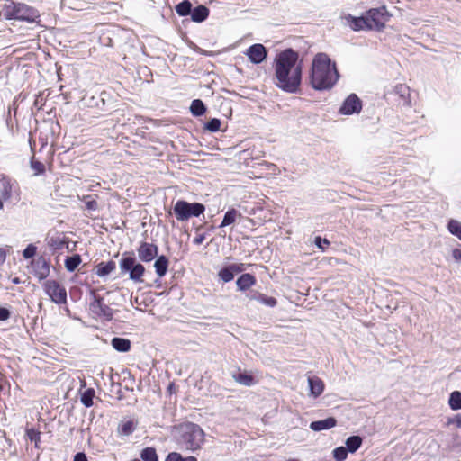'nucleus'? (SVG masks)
I'll return each mask as SVG.
<instances>
[{
    "instance_id": "f257e3e1",
    "label": "nucleus",
    "mask_w": 461,
    "mask_h": 461,
    "mask_svg": "<svg viewBox=\"0 0 461 461\" xmlns=\"http://www.w3.org/2000/svg\"><path fill=\"white\" fill-rule=\"evenodd\" d=\"M302 62L291 49L280 52L275 59V84L287 93H297L302 80Z\"/></svg>"
},
{
    "instance_id": "f03ea898",
    "label": "nucleus",
    "mask_w": 461,
    "mask_h": 461,
    "mask_svg": "<svg viewBox=\"0 0 461 461\" xmlns=\"http://www.w3.org/2000/svg\"><path fill=\"white\" fill-rule=\"evenodd\" d=\"M335 63L325 53H318L312 59L309 83L315 90H328L333 87L339 79Z\"/></svg>"
},
{
    "instance_id": "7ed1b4c3",
    "label": "nucleus",
    "mask_w": 461,
    "mask_h": 461,
    "mask_svg": "<svg viewBox=\"0 0 461 461\" xmlns=\"http://www.w3.org/2000/svg\"><path fill=\"white\" fill-rule=\"evenodd\" d=\"M174 438L182 447L195 451L204 442V433L196 424L186 422L175 427Z\"/></svg>"
},
{
    "instance_id": "20e7f679",
    "label": "nucleus",
    "mask_w": 461,
    "mask_h": 461,
    "mask_svg": "<svg viewBox=\"0 0 461 461\" xmlns=\"http://www.w3.org/2000/svg\"><path fill=\"white\" fill-rule=\"evenodd\" d=\"M5 16L7 19H16L28 23L36 22L40 17L39 12L25 4L6 1L4 6Z\"/></svg>"
},
{
    "instance_id": "39448f33",
    "label": "nucleus",
    "mask_w": 461,
    "mask_h": 461,
    "mask_svg": "<svg viewBox=\"0 0 461 461\" xmlns=\"http://www.w3.org/2000/svg\"><path fill=\"white\" fill-rule=\"evenodd\" d=\"M173 210L177 221H185L192 216H200L203 213L205 207L199 203H190L184 200H178L175 203Z\"/></svg>"
},
{
    "instance_id": "423d86ee",
    "label": "nucleus",
    "mask_w": 461,
    "mask_h": 461,
    "mask_svg": "<svg viewBox=\"0 0 461 461\" xmlns=\"http://www.w3.org/2000/svg\"><path fill=\"white\" fill-rule=\"evenodd\" d=\"M389 14L385 6L370 9L366 14V19L370 24L368 29L382 30L389 20Z\"/></svg>"
},
{
    "instance_id": "0eeeda50",
    "label": "nucleus",
    "mask_w": 461,
    "mask_h": 461,
    "mask_svg": "<svg viewBox=\"0 0 461 461\" xmlns=\"http://www.w3.org/2000/svg\"><path fill=\"white\" fill-rule=\"evenodd\" d=\"M44 288L51 301L57 304L66 303L67 291L55 280H48L44 284Z\"/></svg>"
},
{
    "instance_id": "6e6552de",
    "label": "nucleus",
    "mask_w": 461,
    "mask_h": 461,
    "mask_svg": "<svg viewBox=\"0 0 461 461\" xmlns=\"http://www.w3.org/2000/svg\"><path fill=\"white\" fill-rule=\"evenodd\" d=\"M362 109V102L355 94H350L339 108V113L345 115L359 113Z\"/></svg>"
},
{
    "instance_id": "1a4fd4ad",
    "label": "nucleus",
    "mask_w": 461,
    "mask_h": 461,
    "mask_svg": "<svg viewBox=\"0 0 461 461\" xmlns=\"http://www.w3.org/2000/svg\"><path fill=\"white\" fill-rule=\"evenodd\" d=\"M90 311L98 317H102L107 321L113 318V310L106 304L104 303L103 299L100 297L94 298V301L90 303Z\"/></svg>"
},
{
    "instance_id": "9d476101",
    "label": "nucleus",
    "mask_w": 461,
    "mask_h": 461,
    "mask_svg": "<svg viewBox=\"0 0 461 461\" xmlns=\"http://www.w3.org/2000/svg\"><path fill=\"white\" fill-rule=\"evenodd\" d=\"M138 257L143 262H150L157 256L158 248L153 243L142 242L137 249Z\"/></svg>"
},
{
    "instance_id": "9b49d317",
    "label": "nucleus",
    "mask_w": 461,
    "mask_h": 461,
    "mask_svg": "<svg viewBox=\"0 0 461 461\" xmlns=\"http://www.w3.org/2000/svg\"><path fill=\"white\" fill-rule=\"evenodd\" d=\"M249 59L254 64H259L263 62L267 58V50L260 44L257 43L250 46L245 52Z\"/></svg>"
},
{
    "instance_id": "f8f14e48",
    "label": "nucleus",
    "mask_w": 461,
    "mask_h": 461,
    "mask_svg": "<svg viewBox=\"0 0 461 461\" xmlns=\"http://www.w3.org/2000/svg\"><path fill=\"white\" fill-rule=\"evenodd\" d=\"M137 264L138 261L132 253H124L119 263L121 271L128 273L130 279L137 267Z\"/></svg>"
},
{
    "instance_id": "ddd939ff",
    "label": "nucleus",
    "mask_w": 461,
    "mask_h": 461,
    "mask_svg": "<svg viewBox=\"0 0 461 461\" xmlns=\"http://www.w3.org/2000/svg\"><path fill=\"white\" fill-rule=\"evenodd\" d=\"M232 378L239 384L245 386H251L258 382L256 376L247 371H238L232 374Z\"/></svg>"
},
{
    "instance_id": "4468645a",
    "label": "nucleus",
    "mask_w": 461,
    "mask_h": 461,
    "mask_svg": "<svg viewBox=\"0 0 461 461\" xmlns=\"http://www.w3.org/2000/svg\"><path fill=\"white\" fill-rule=\"evenodd\" d=\"M336 423H337L336 420L332 417H330V418H327V419H324L321 420H316V421L311 422L310 428H311V429H312L314 431H321V430L330 429L335 427Z\"/></svg>"
},
{
    "instance_id": "2eb2a0df",
    "label": "nucleus",
    "mask_w": 461,
    "mask_h": 461,
    "mask_svg": "<svg viewBox=\"0 0 461 461\" xmlns=\"http://www.w3.org/2000/svg\"><path fill=\"white\" fill-rule=\"evenodd\" d=\"M345 19L347 20V23L349 24V26L355 31L368 28V24H370L366 19V16L354 17L348 14V16L345 17Z\"/></svg>"
},
{
    "instance_id": "dca6fc26",
    "label": "nucleus",
    "mask_w": 461,
    "mask_h": 461,
    "mask_svg": "<svg viewBox=\"0 0 461 461\" xmlns=\"http://www.w3.org/2000/svg\"><path fill=\"white\" fill-rule=\"evenodd\" d=\"M191 19L194 23H202L207 19L209 9L204 5H198L191 11Z\"/></svg>"
},
{
    "instance_id": "f3484780",
    "label": "nucleus",
    "mask_w": 461,
    "mask_h": 461,
    "mask_svg": "<svg viewBox=\"0 0 461 461\" xmlns=\"http://www.w3.org/2000/svg\"><path fill=\"white\" fill-rule=\"evenodd\" d=\"M308 384H309L310 392H311L312 395L317 397L323 392L324 384L321 381V379H320L319 377H317V376L308 377Z\"/></svg>"
},
{
    "instance_id": "a211bd4d",
    "label": "nucleus",
    "mask_w": 461,
    "mask_h": 461,
    "mask_svg": "<svg viewBox=\"0 0 461 461\" xmlns=\"http://www.w3.org/2000/svg\"><path fill=\"white\" fill-rule=\"evenodd\" d=\"M168 265L169 261L166 256L162 255L157 258L154 263V267L158 277H163L167 274Z\"/></svg>"
},
{
    "instance_id": "6ab92c4d",
    "label": "nucleus",
    "mask_w": 461,
    "mask_h": 461,
    "mask_svg": "<svg viewBox=\"0 0 461 461\" xmlns=\"http://www.w3.org/2000/svg\"><path fill=\"white\" fill-rule=\"evenodd\" d=\"M255 282V277L252 275L243 274L237 279L236 284L240 290L245 291L250 288Z\"/></svg>"
},
{
    "instance_id": "aec40b11",
    "label": "nucleus",
    "mask_w": 461,
    "mask_h": 461,
    "mask_svg": "<svg viewBox=\"0 0 461 461\" xmlns=\"http://www.w3.org/2000/svg\"><path fill=\"white\" fill-rule=\"evenodd\" d=\"M111 344L119 352H128L131 349V341L124 338H113Z\"/></svg>"
},
{
    "instance_id": "412c9836",
    "label": "nucleus",
    "mask_w": 461,
    "mask_h": 461,
    "mask_svg": "<svg viewBox=\"0 0 461 461\" xmlns=\"http://www.w3.org/2000/svg\"><path fill=\"white\" fill-rule=\"evenodd\" d=\"M241 213L235 209H230L225 213L223 220L220 225L221 228L230 225L236 221L238 218H241Z\"/></svg>"
},
{
    "instance_id": "4be33fe9",
    "label": "nucleus",
    "mask_w": 461,
    "mask_h": 461,
    "mask_svg": "<svg viewBox=\"0 0 461 461\" xmlns=\"http://www.w3.org/2000/svg\"><path fill=\"white\" fill-rule=\"evenodd\" d=\"M0 195L5 200L9 199L12 195V184L6 177L0 178Z\"/></svg>"
},
{
    "instance_id": "5701e85b",
    "label": "nucleus",
    "mask_w": 461,
    "mask_h": 461,
    "mask_svg": "<svg viewBox=\"0 0 461 461\" xmlns=\"http://www.w3.org/2000/svg\"><path fill=\"white\" fill-rule=\"evenodd\" d=\"M115 269V263L113 261H109L107 263H100L97 266L96 275L99 276H105L111 274Z\"/></svg>"
},
{
    "instance_id": "b1692460",
    "label": "nucleus",
    "mask_w": 461,
    "mask_h": 461,
    "mask_svg": "<svg viewBox=\"0 0 461 461\" xmlns=\"http://www.w3.org/2000/svg\"><path fill=\"white\" fill-rule=\"evenodd\" d=\"M81 402L82 403H93V399L95 397V390L92 388H86V385L83 384L79 390Z\"/></svg>"
},
{
    "instance_id": "393cba45",
    "label": "nucleus",
    "mask_w": 461,
    "mask_h": 461,
    "mask_svg": "<svg viewBox=\"0 0 461 461\" xmlns=\"http://www.w3.org/2000/svg\"><path fill=\"white\" fill-rule=\"evenodd\" d=\"M192 4L189 0H184L176 6V12L179 16H186L191 14Z\"/></svg>"
},
{
    "instance_id": "a878e982",
    "label": "nucleus",
    "mask_w": 461,
    "mask_h": 461,
    "mask_svg": "<svg viewBox=\"0 0 461 461\" xmlns=\"http://www.w3.org/2000/svg\"><path fill=\"white\" fill-rule=\"evenodd\" d=\"M81 263V258L79 255L75 254L71 257H67L65 259V267L68 271L73 272L78 265Z\"/></svg>"
},
{
    "instance_id": "bb28decb",
    "label": "nucleus",
    "mask_w": 461,
    "mask_h": 461,
    "mask_svg": "<svg viewBox=\"0 0 461 461\" xmlns=\"http://www.w3.org/2000/svg\"><path fill=\"white\" fill-rule=\"evenodd\" d=\"M362 444V438L358 436H351L346 440L347 450L349 452L357 451Z\"/></svg>"
},
{
    "instance_id": "cd10ccee",
    "label": "nucleus",
    "mask_w": 461,
    "mask_h": 461,
    "mask_svg": "<svg viewBox=\"0 0 461 461\" xmlns=\"http://www.w3.org/2000/svg\"><path fill=\"white\" fill-rule=\"evenodd\" d=\"M190 110L194 116H200L204 113L205 106L201 100L195 99L192 102Z\"/></svg>"
},
{
    "instance_id": "c85d7f7f",
    "label": "nucleus",
    "mask_w": 461,
    "mask_h": 461,
    "mask_svg": "<svg viewBox=\"0 0 461 461\" xmlns=\"http://www.w3.org/2000/svg\"><path fill=\"white\" fill-rule=\"evenodd\" d=\"M144 273V266L138 262L137 267H135L133 274L131 276V280L133 281L134 283H142Z\"/></svg>"
},
{
    "instance_id": "c756f323",
    "label": "nucleus",
    "mask_w": 461,
    "mask_h": 461,
    "mask_svg": "<svg viewBox=\"0 0 461 461\" xmlns=\"http://www.w3.org/2000/svg\"><path fill=\"white\" fill-rule=\"evenodd\" d=\"M140 457L144 461H158L157 452L152 447H146L141 451Z\"/></svg>"
},
{
    "instance_id": "7c9ffc66",
    "label": "nucleus",
    "mask_w": 461,
    "mask_h": 461,
    "mask_svg": "<svg viewBox=\"0 0 461 461\" xmlns=\"http://www.w3.org/2000/svg\"><path fill=\"white\" fill-rule=\"evenodd\" d=\"M449 232L461 240V222L456 220H450L447 224Z\"/></svg>"
},
{
    "instance_id": "2f4dec72",
    "label": "nucleus",
    "mask_w": 461,
    "mask_h": 461,
    "mask_svg": "<svg viewBox=\"0 0 461 461\" xmlns=\"http://www.w3.org/2000/svg\"><path fill=\"white\" fill-rule=\"evenodd\" d=\"M166 461H197V459L193 456L184 457L177 452H172L167 455Z\"/></svg>"
},
{
    "instance_id": "473e14b6",
    "label": "nucleus",
    "mask_w": 461,
    "mask_h": 461,
    "mask_svg": "<svg viewBox=\"0 0 461 461\" xmlns=\"http://www.w3.org/2000/svg\"><path fill=\"white\" fill-rule=\"evenodd\" d=\"M333 456L337 461H343L348 456V450L344 447H336L333 450Z\"/></svg>"
},
{
    "instance_id": "72a5a7b5",
    "label": "nucleus",
    "mask_w": 461,
    "mask_h": 461,
    "mask_svg": "<svg viewBox=\"0 0 461 461\" xmlns=\"http://www.w3.org/2000/svg\"><path fill=\"white\" fill-rule=\"evenodd\" d=\"M31 167L34 171L35 176L41 175L45 171V166L41 162L33 159L31 160Z\"/></svg>"
},
{
    "instance_id": "f704fd0d",
    "label": "nucleus",
    "mask_w": 461,
    "mask_h": 461,
    "mask_svg": "<svg viewBox=\"0 0 461 461\" xmlns=\"http://www.w3.org/2000/svg\"><path fill=\"white\" fill-rule=\"evenodd\" d=\"M134 430V423L132 420H127L120 426V431L124 435H129Z\"/></svg>"
},
{
    "instance_id": "c9c22d12",
    "label": "nucleus",
    "mask_w": 461,
    "mask_h": 461,
    "mask_svg": "<svg viewBox=\"0 0 461 461\" xmlns=\"http://www.w3.org/2000/svg\"><path fill=\"white\" fill-rule=\"evenodd\" d=\"M219 276L224 282H230L234 278V275L231 273L228 267L222 268L219 272Z\"/></svg>"
},
{
    "instance_id": "e433bc0d",
    "label": "nucleus",
    "mask_w": 461,
    "mask_h": 461,
    "mask_svg": "<svg viewBox=\"0 0 461 461\" xmlns=\"http://www.w3.org/2000/svg\"><path fill=\"white\" fill-rule=\"evenodd\" d=\"M220 127L221 121L219 119L213 118L206 123L205 129L212 132H215L220 130Z\"/></svg>"
},
{
    "instance_id": "4c0bfd02",
    "label": "nucleus",
    "mask_w": 461,
    "mask_h": 461,
    "mask_svg": "<svg viewBox=\"0 0 461 461\" xmlns=\"http://www.w3.org/2000/svg\"><path fill=\"white\" fill-rule=\"evenodd\" d=\"M36 247L32 244H29L26 249L23 250V256L25 258H32L35 256L36 254Z\"/></svg>"
},
{
    "instance_id": "58836bf2",
    "label": "nucleus",
    "mask_w": 461,
    "mask_h": 461,
    "mask_svg": "<svg viewBox=\"0 0 461 461\" xmlns=\"http://www.w3.org/2000/svg\"><path fill=\"white\" fill-rule=\"evenodd\" d=\"M448 403L450 404H459L461 403V393L458 391H455L450 394Z\"/></svg>"
},
{
    "instance_id": "ea45409f",
    "label": "nucleus",
    "mask_w": 461,
    "mask_h": 461,
    "mask_svg": "<svg viewBox=\"0 0 461 461\" xmlns=\"http://www.w3.org/2000/svg\"><path fill=\"white\" fill-rule=\"evenodd\" d=\"M228 267L233 275L240 273L245 270L244 264H242V263L231 264L230 266H228Z\"/></svg>"
},
{
    "instance_id": "a19ab883",
    "label": "nucleus",
    "mask_w": 461,
    "mask_h": 461,
    "mask_svg": "<svg viewBox=\"0 0 461 461\" xmlns=\"http://www.w3.org/2000/svg\"><path fill=\"white\" fill-rule=\"evenodd\" d=\"M27 437L32 442L34 441L36 444L40 440V433L32 429L27 430Z\"/></svg>"
},
{
    "instance_id": "79ce46f5",
    "label": "nucleus",
    "mask_w": 461,
    "mask_h": 461,
    "mask_svg": "<svg viewBox=\"0 0 461 461\" xmlns=\"http://www.w3.org/2000/svg\"><path fill=\"white\" fill-rule=\"evenodd\" d=\"M452 257L456 263H461V245L452 249Z\"/></svg>"
},
{
    "instance_id": "37998d69",
    "label": "nucleus",
    "mask_w": 461,
    "mask_h": 461,
    "mask_svg": "<svg viewBox=\"0 0 461 461\" xmlns=\"http://www.w3.org/2000/svg\"><path fill=\"white\" fill-rule=\"evenodd\" d=\"M314 243L318 248H320L323 250L324 249L323 244L328 246L330 244V241L326 239L322 240L321 237L318 236L315 238Z\"/></svg>"
},
{
    "instance_id": "c03bdc74",
    "label": "nucleus",
    "mask_w": 461,
    "mask_h": 461,
    "mask_svg": "<svg viewBox=\"0 0 461 461\" xmlns=\"http://www.w3.org/2000/svg\"><path fill=\"white\" fill-rule=\"evenodd\" d=\"M10 317V312L6 308H0V321H5Z\"/></svg>"
},
{
    "instance_id": "a18cd8bd",
    "label": "nucleus",
    "mask_w": 461,
    "mask_h": 461,
    "mask_svg": "<svg viewBox=\"0 0 461 461\" xmlns=\"http://www.w3.org/2000/svg\"><path fill=\"white\" fill-rule=\"evenodd\" d=\"M205 240V235L204 234H198L194 240V244L196 245H200L202 244Z\"/></svg>"
},
{
    "instance_id": "49530a36",
    "label": "nucleus",
    "mask_w": 461,
    "mask_h": 461,
    "mask_svg": "<svg viewBox=\"0 0 461 461\" xmlns=\"http://www.w3.org/2000/svg\"><path fill=\"white\" fill-rule=\"evenodd\" d=\"M74 461H87V458L84 453L80 452L75 455Z\"/></svg>"
},
{
    "instance_id": "de8ad7c7",
    "label": "nucleus",
    "mask_w": 461,
    "mask_h": 461,
    "mask_svg": "<svg viewBox=\"0 0 461 461\" xmlns=\"http://www.w3.org/2000/svg\"><path fill=\"white\" fill-rule=\"evenodd\" d=\"M86 208L89 210H96L97 209V203L95 200H91L86 202Z\"/></svg>"
},
{
    "instance_id": "09e8293b",
    "label": "nucleus",
    "mask_w": 461,
    "mask_h": 461,
    "mask_svg": "<svg viewBox=\"0 0 461 461\" xmlns=\"http://www.w3.org/2000/svg\"><path fill=\"white\" fill-rule=\"evenodd\" d=\"M269 306H275L276 304V300L273 297H268L264 301Z\"/></svg>"
},
{
    "instance_id": "8fccbe9b",
    "label": "nucleus",
    "mask_w": 461,
    "mask_h": 461,
    "mask_svg": "<svg viewBox=\"0 0 461 461\" xmlns=\"http://www.w3.org/2000/svg\"><path fill=\"white\" fill-rule=\"evenodd\" d=\"M6 258V252L4 249H0V265H2Z\"/></svg>"
},
{
    "instance_id": "3c124183",
    "label": "nucleus",
    "mask_w": 461,
    "mask_h": 461,
    "mask_svg": "<svg viewBox=\"0 0 461 461\" xmlns=\"http://www.w3.org/2000/svg\"><path fill=\"white\" fill-rule=\"evenodd\" d=\"M167 391L169 392V393H176V386L173 383L169 384V385L167 387Z\"/></svg>"
},
{
    "instance_id": "603ef678",
    "label": "nucleus",
    "mask_w": 461,
    "mask_h": 461,
    "mask_svg": "<svg viewBox=\"0 0 461 461\" xmlns=\"http://www.w3.org/2000/svg\"><path fill=\"white\" fill-rule=\"evenodd\" d=\"M450 406H451V408H452L453 410H458V409H461V405H459V404H456V405H450Z\"/></svg>"
},
{
    "instance_id": "864d4df0",
    "label": "nucleus",
    "mask_w": 461,
    "mask_h": 461,
    "mask_svg": "<svg viewBox=\"0 0 461 461\" xmlns=\"http://www.w3.org/2000/svg\"><path fill=\"white\" fill-rule=\"evenodd\" d=\"M48 272H49V267H44V272L42 273V276H47V274H48Z\"/></svg>"
},
{
    "instance_id": "5fc2aeb1",
    "label": "nucleus",
    "mask_w": 461,
    "mask_h": 461,
    "mask_svg": "<svg viewBox=\"0 0 461 461\" xmlns=\"http://www.w3.org/2000/svg\"><path fill=\"white\" fill-rule=\"evenodd\" d=\"M3 209V203L2 201L0 200V210Z\"/></svg>"
},
{
    "instance_id": "6e6d98bb",
    "label": "nucleus",
    "mask_w": 461,
    "mask_h": 461,
    "mask_svg": "<svg viewBox=\"0 0 461 461\" xmlns=\"http://www.w3.org/2000/svg\"><path fill=\"white\" fill-rule=\"evenodd\" d=\"M457 423H458L459 426H461V420H458Z\"/></svg>"
}]
</instances>
